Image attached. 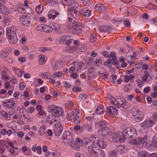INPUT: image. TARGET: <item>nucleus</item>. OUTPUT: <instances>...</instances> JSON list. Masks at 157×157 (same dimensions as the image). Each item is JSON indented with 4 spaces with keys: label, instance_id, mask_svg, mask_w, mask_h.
<instances>
[{
    "label": "nucleus",
    "instance_id": "obj_32",
    "mask_svg": "<svg viewBox=\"0 0 157 157\" xmlns=\"http://www.w3.org/2000/svg\"><path fill=\"white\" fill-rule=\"evenodd\" d=\"M36 10L37 13L40 14L43 11V7L40 5H38L36 7Z\"/></svg>",
    "mask_w": 157,
    "mask_h": 157
},
{
    "label": "nucleus",
    "instance_id": "obj_30",
    "mask_svg": "<svg viewBox=\"0 0 157 157\" xmlns=\"http://www.w3.org/2000/svg\"><path fill=\"white\" fill-rule=\"evenodd\" d=\"M59 63V62L58 61H53L52 63V67L53 70H57L58 67Z\"/></svg>",
    "mask_w": 157,
    "mask_h": 157
},
{
    "label": "nucleus",
    "instance_id": "obj_37",
    "mask_svg": "<svg viewBox=\"0 0 157 157\" xmlns=\"http://www.w3.org/2000/svg\"><path fill=\"white\" fill-rule=\"evenodd\" d=\"M67 10L70 13L71 15L72 14L74 13H75V12H76L77 11L76 10V8L73 7H71L69 8Z\"/></svg>",
    "mask_w": 157,
    "mask_h": 157
},
{
    "label": "nucleus",
    "instance_id": "obj_19",
    "mask_svg": "<svg viewBox=\"0 0 157 157\" xmlns=\"http://www.w3.org/2000/svg\"><path fill=\"white\" fill-rule=\"evenodd\" d=\"M111 27L109 26H100L98 28L99 31L100 32H105L109 31Z\"/></svg>",
    "mask_w": 157,
    "mask_h": 157
},
{
    "label": "nucleus",
    "instance_id": "obj_1",
    "mask_svg": "<svg viewBox=\"0 0 157 157\" xmlns=\"http://www.w3.org/2000/svg\"><path fill=\"white\" fill-rule=\"evenodd\" d=\"M16 29L14 28L11 27L6 29V37L9 41L11 44H15L18 40L16 32Z\"/></svg>",
    "mask_w": 157,
    "mask_h": 157
},
{
    "label": "nucleus",
    "instance_id": "obj_31",
    "mask_svg": "<svg viewBox=\"0 0 157 157\" xmlns=\"http://www.w3.org/2000/svg\"><path fill=\"white\" fill-rule=\"evenodd\" d=\"M109 157H117V151L114 150L110 151L109 152Z\"/></svg>",
    "mask_w": 157,
    "mask_h": 157
},
{
    "label": "nucleus",
    "instance_id": "obj_44",
    "mask_svg": "<svg viewBox=\"0 0 157 157\" xmlns=\"http://www.w3.org/2000/svg\"><path fill=\"white\" fill-rule=\"evenodd\" d=\"M8 55L1 51L0 52V56L2 59H5L8 56Z\"/></svg>",
    "mask_w": 157,
    "mask_h": 157
},
{
    "label": "nucleus",
    "instance_id": "obj_41",
    "mask_svg": "<svg viewBox=\"0 0 157 157\" xmlns=\"http://www.w3.org/2000/svg\"><path fill=\"white\" fill-rule=\"evenodd\" d=\"M84 65V63L82 62H79L78 66L77 67V69L78 70H80L83 67Z\"/></svg>",
    "mask_w": 157,
    "mask_h": 157
},
{
    "label": "nucleus",
    "instance_id": "obj_17",
    "mask_svg": "<svg viewBox=\"0 0 157 157\" xmlns=\"http://www.w3.org/2000/svg\"><path fill=\"white\" fill-rule=\"evenodd\" d=\"M76 112V109L73 110L72 113H68L67 115V119L68 120H70L74 122L75 121V113Z\"/></svg>",
    "mask_w": 157,
    "mask_h": 157
},
{
    "label": "nucleus",
    "instance_id": "obj_38",
    "mask_svg": "<svg viewBox=\"0 0 157 157\" xmlns=\"http://www.w3.org/2000/svg\"><path fill=\"white\" fill-rule=\"evenodd\" d=\"M64 1L66 3V4H64L66 6L72 5L73 4H74V3L72 0H64Z\"/></svg>",
    "mask_w": 157,
    "mask_h": 157
},
{
    "label": "nucleus",
    "instance_id": "obj_60",
    "mask_svg": "<svg viewBox=\"0 0 157 157\" xmlns=\"http://www.w3.org/2000/svg\"><path fill=\"white\" fill-rule=\"evenodd\" d=\"M153 117L154 119L152 120H155V121H157V111L156 113H153Z\"/></svg>",
    "mask_w": 157,
    "mask_h": 157
},
{
    "label": "nucleus",
    "instance_id": "obj_33",
    "mask_svg": "<svg viewBox=\"0 0 157 157\" xmlns=\"http://www.w3.org/2000/svg\"><path fill=\"white\" fill-rule=\"evenodd\" d=\"M46 129V128L45 126H41L39 131V134L40 135H43L44 133V131Z\"/></svg>",
    "mask_w": 157,
    "mask_h": 157
},
{
    "label": "nucleus",
    "instance_id": "obj_49",
    "mask_svg": "<svg viewBox=\"0 0 157 157\" xmlns=\"http://www.w3.org/2000/svg\"><path fill=\"white\" fill-rule=\"evenodd\" d=\"M112 80H111V81L113 83H114L116 82V80L117 78V76L116 75L114 74L112 75Z\"/></svg>",
    "mask_w": 157,
    "mask_h": 157
},
{
    "label": "nucleus",
    "instance_id": "obj_28",
    "mask_svg": "<svg viewBox=\"0 0 157 157\" xmlns=\"http://www.w3.org/2000/svg\"><path fill=\"white\" fill-rule=\"evenodd\" d=\"M39 63L40 65H43L45 62V58L44 56L40 54L39 56Z\"/></svg>",
    "mask_w": 157,
    "mask_h": 157
},
{
    "label": "nucleus",
    "instance_id": "obj_25",
    "mask_svg": "<svg viewBox=\"0 0 157 157\" xmlns=\"http://www.w3.org/2000/svg\"><path fill=\"white\" fill-rule=\"evenodd\" d=\"M138 157H147L148 153L146 151H142L138 154Z\"/></svg>",
    "mask_w": 157,
    "mask_h": 157
},
{
    "label": "nucleus",
    "instance_id": "obj_59",
    "mask_svg": "<svg viewBox=\"0 0 157 157\" xmlns=\"http://www.w3.org/2000/svg\"><path fill=\"white\" fill-rule=\"evenodd\" d=\"M116 54L114 52H110V54L109 55V56L110 58H113L116 57Z\"/></svg>",
    "mask_w": 157,
    "mask_h": 157
},
{
    "label": "nucleus",
    "instance_id": "obj_6",
    "mask_svg": "<svg viewBox=\"0 0 157 157\" xmlns=\"http://www.w3.org/2000/svg\"><path fill=\"white\" fill-rule=\"evenodd\" d=\"M82 144V141L81 140L77 138L76 139L75 141H72V143L69 142L68 145L73 149L79 150Z\"/></svg>",
    "mask_w": 157,
    "mask_h": 157
},
{
    "label": "nucleus",
    "instance_id": "obj_54",
    "mask_svg": "<svg viewBox=\"0 0 157 157\" xmlns=\"http://www.w3.org/2000/svg\"><path fill=\"white\" fill-rule=\"evenodd\" d=\"M81 89V88L76 86H74L72 89V90L74 91H80Z\"/></svg>",
    "mask_w": 157,
    "mask_h": 157
},
{
    "label": "nucleus",
    "instance_id": "obj_11",
    "mask_svg": "<svg viewBox=\"0 0 157 157\" xmlns=\"http://www.w3.org/2000/svg\"><path fill=\"white\" fill-rule=\"evenodd\" d=\"M21 22L23 25L27 26H29L30 22V17L27 15H23L19 18Z\"/></svg>",
    "mask_w": 157,
    "mask_h": 157
},
{
    "label": "nucleus",
    "instance_id": "obj_15",
    "mask_svg": "<svg viewBox=\"0 0 157 157\" xmlns=\"http://www.w3.org/2000/svg\"><path fill=\"white\" fill-rule=\"evenodd\" d=\"M107 112L110 114L113 117L116 115L117 113V110L114 107L110 106L109 107H107L106 108Z\"/></svg>",
    "mask_w": 157,
    "mask_h": 157
},
{
    "label": "nucleus",
    "instance_id": "obj_18",
    "mask_svg": "<svg viewBox=\"0 0 157 157\" xmlns=\"http://www.w3.org/2000/svg\"><path fill=\"white\" fill-rule=\"evenodd\" d=\"M88 149L89 151H90L91 153H94L96 154L98 153V150L94 145H92L89 146L88 147Z\"/></svg>",
    "mask_w": 157,
    "mask_h": 157
},
{
    "label": "nucleus",
    "instance_id": "obj_12",
    "mask_svg": "<svg viewBox=\"0 0 157 157\" xmlns=\"http://www.w3.org/2000/svg\"><path fill=\"white\" fill-rule=\"evenodd\" d=\"M63 127L61 124L57 123L54 128V133L56 136H60L62 133Z\"/></svg>",
    "mask_w": 157,
    "mask_h": 157
},
{
    "label": "nucleus",
    "instance_id": "obj_22",
    "mask_svg": "<svg viewBox=\"0 0 157 157\" xmlns=\"http://www.w3.org/2000/svg\"><path fill=\"white\" fill-rule=\"evenodd\" d=\"M106 125L107 124L104 121H101L95 123V126H98L100 128V129L106 127Z\"/></svg>",
    "mask_w": 157,
    "mask_h": 157
},
{
    "label": "nucleus",
    "instance_id": "obj_39",
    "mask_svg": "<svg viewBox=\"0 0 157 157\" xmlns=\"http://www.w3.org/2000/svg\"><path fill=\"white\" fill-rule=\"evenodd\" d=\"M117 57H114L112 59V63L114 65H118L119 63V62L117 60Z\"/></svg>",
    "mask_w": 157,
    "mask_h": 157
},
{
    "label": "nucleus",
    "instance_id": "obj_47",
    "mask_svg": "<svg viewBox=\"0 0 157 157\" xmlns=\"http://www.w3.org/2000/svg\"><path fill=\"white\" fill-rule=\"evenodd\" d=\"M44 26L43 25H39L36 26V29L37 30L42 31L44 29Z\"/></svg>",
    "mask_w": 157,
    "mask_h": 157
},
{
    "label": "nucleus",
    "instance_id": "obj_27",
    "mask_svg": "<svg viewBox=\"0 0 157 157\" xmlns=\"http://www.w3.org/2000/svg\"><path fill=\"white\" fill-rule=\"evenodd\" d=\"M103 106L102 105H100L96 109V113L99 114H101L104 113V110L103 109Z\"/></svg>",
    "mask_w": 157,
    "mask_h": 157
},
{
    "label": "nucleus",
    "instance_id": "obj_45",
    "mask_svg": "<svg viewBox=\"0 0 157 157\" xmlns=\"http://www.w3.org/2000/svg\"><path fill=\"white\" fill-rule=\"evenodd\" d=\"M91 14V12L89 10H85L83 15L86 17H89Z\"/></svg>",
    "mask_w": 157,
    "mask_h": 157
},
{
    "label": "nucleus",
    "instance_id": "obj_43",
    "mask_svg": "<svg viewBox=\"0 0 157 157\" xmlns=\"http://www.w3.org/2000/svg\"><path fill=\"white\" fill-rule=\"evenodd\" d=\"M2 79L6 80L7 79L8 80H9V78L6 76V71H3V72H2Z\"/></svg>",
    "mask_w": 157,
    "mask_h": 157
},
{
    "label": "nucleus",
    "instance_id": "obj_23",
    "mask_svg": "<svg viewBox=\"0 0 157 157\" xmlns=\"http://www.w3.org/2000/svg\"><path fill=\"white\" fill-rule=\"evenodd\" d=\"M57 14L59 15V13L55 12L54 10H51L49 12V13L48 15V17L49 19L52 18L53 19L56 17Z\"/></svg>",
    "mask_w": 157,
    "mask_h": 157
},
{
    "label": "nucleus",
    "instance_id": "obj_51",
    "mask_svg": "<svg viewBox=\"0 0 157 157\" xmlns=\"http://www.w3.org/2000/svg\"><path fill=\"white\" fill-rule=\"evenodd\" d=\"M79 13H78L77 11H76L75 13L72 14L71 16L73 17V18L75 19H78V16L79 15Z\"/></svg>",
    "mask_w": 157,
    "mask_h": 157
},
{
    "label": "nucleus",
    "instance_id": "obj_63",
    "mask_svg": "<svg viewBox=\"0 0 157 157\" xmlns=\"http://www.w3.org/2000/svg\"><path fill=\"white\" fill-rule=\"evenodd\" d=\"M1 115L2 117L6 116V117H8V115L7 114V112L5 111H1Z\"/></svg>",
    "mask_w": 157,
    "mask_h": 157
},
{
    "label": "nucleus",
    "instance_id": "obj_52",
    "mask_svg": "<svg viewBox=\"0 0 157 157\" xmlns=\"http://www.w3.org/2000/svg\"><path fill=\"white\" fill-rule=\"evenodd\" d=\"M81 1H82L85 6L89 5L90 4V0H82Z\"/></svg>",
    "mask_w": 157,
    "mask_h": 157
},
{
    "label": "nucleus",
    "instance_id": "obj_3",
    "mask_svg": "<svg viewBox=\"0 0 157 157\" xmlns=\"http://www.w3.org/2000/svg\"><path fill=\"white\" fill-rule=\"evenodd\" d=\"M137 134L136 130L133 128H127L124 129L122 132V136L124 139L134 138Z\"/></svg>",
    "mask_w": 157,
    "mask_h": 157
},
{
    "label": "nucleus",
    "instance_id": "obj_50",
    "mask_svg": "<svg viewBox=\"0 0 157 157\" xmlns=\"http://www.w3.org/2000/svg\"><path fill=\"white\" fill-rule=\"evenodd\" d=\"M79 98L82 100H85L87 98V95L85 94H81L79 95Z\"/></svg>",
    "mask_w": 157,
    "mask_h": 157
},
{
    "label": "nucleus",
    "instance_id": "obj_8",
    "mask_svg": "<svg viewBox=\"0 0 157 157\" xmlns=\"http://www.w3.org/2000/svg\"><path fill=\"white\" fill-rule=\"evenodd\" d=\"M147 140V138L146 136H145L143 138L139 137V138L133 139L131 140L130 143L132 144L136 145H139L141 143H142L144 145V144H146Z\"/></svg>",
    "mask_w": 157,
    "mask_h": 157
},
{
    "label": "nucleus",
    "instance_id": "obj_2",
    "mask_svg": "<svg viewBox=\"0 0 157 157\" xmlns=\"http://www.w3.org/2000/svg\"><path fill=\"white\" fill-rule=\"evenodd\" d=\"M67 27L68 30L71 29L72 31V33L73 34H80L82 32V24L81 22L74 21L72 25H68Z\"/></svg>",
    "mask_w": 157,
    "mask_h": 157
},
{
    "label": "nucleus",
    "instance_id": "obj_26",
    "mask_svg": "<svg viewBox=\"0 0 157 157\" xmlns=\"http://www.w3.org/2000/svg\"><path fill=\"white\" fill-rule=\"evenodd\" d=\"M17 10L18 12L20 13H24L29 14L30 13L28 12L24 7H19L17 8Z\"/></svg>",
    "mask_w": 157,
    "mask_h": 157
},
{
    "label": "nucleus",
    "instance_id": "obj_5",
    "mask_svg": "<svg viewBox=\"0 0 157 157\" xmlns=\"http://www.w3.org/2000/svg\"><path fill=\"white\" fill-rule=\"evenodd\" d=\"M132 115L135 120L137 122L141 121L144 118V114L142 111L134 109L132 113Z\"/></svg>",
    "mask_w": 157,
    "mask_h": 157
},
{
    "label": "nucleus",
    "instance_id": "obj_29",
    "mask_svg": "<svg viewBox=\"0 0 157 157\" xmlns=\"http://www.w3.org/2000/svg\"><path fill=\"white\" fill-rule=\"evenodd\" d=\"M121 102H122V103H120V101H118L117 104V105H116V107L118 108L121 107L123 108L124 106H125L126 105V100L124 99L122 100V101Z\"/></svg>",
    "mask_w": 157,
    "mask_h": 157
},
{
    "label": "nucleus",
    "instance_id": "obj_55",
    "mask_svg": "<svg viewBox=\"0 0 157 157\" xmlns=\"http://www.w3.org/2000/svg\"><path fill=\"white\" fill-rule=\"evenodd\" d=\"M19 86H20V88L21 90H23L25 86V84L24 82L20 83Z\"/></svg>",
    "mask_w": 157,
    "mask_h": 157
},
{
    "label": "nucleus",
    "instance_id": "obj_40",
    "mask_svg": "<svg viewBox=\"0 0 157 157\" xmlns=\"http://www.w3.org/2000/svg\"><path fill=\"white\" fill-rule=\"evenodd\" d=\"M83 128H84L85 130L87 132H89L91 129V126L88 124L84 125Z\"/></svg>",
    "mask_w": 157,
    "mask_h": 157
},
{
    "label": "nucleus",
    "instance_id": "obj_64",
    "mask_svg": "<svg viewBox=\"0 0 157 157\" xmlns=\"http://www.w3.org/2000/svg\"><path fill=\"white\" fill-rule=\"evenodd\" d=\"M151 21L153 23H157V17L151 19Z\"/></svg>",
    "mask_w": 157,
    "mask_h": 157
},
{
    "label": "nucleus",
    "instance_id": "obj_7",
    "mask_svg": "<svg viewBox=\"0 0 157 157\" xmlns=\"http://www.w3.org/2000/svg\"><path fill=\"white\" fill-rule=\"evenodd\" d=\"M124 136H120L118 133H114L111 139H109V141L111 142H123L125 140L124 139Z\"/></svg>",
    "mask_w": 157,
    "mask_h": 157
},
{
    "label": "nucleus",
    "instance_id": "obj_20",
    "mask_svg": "<svg viewBox=\"0 0 157 157\" xmlns=\"http://www.w3.org/2000/svg\"><path fill=\"white\" fill-rule=\"evenodd\" d=\"M95 8L96 10L100 11V12H102L104 10H105L106 9L105 7H104L103 5L101 4H97Z\"/></svg>",
    "mask_w": 157,
    "mask_h": 157
},
{
    "label": "nucleus",
    "instance_id": "obj_24",
    "mask_svg": "<svg viewBox=\"0 0 157 157\" xmlns=\"http://www.w3.org/2000/svg\"><path fill=\"white\" fill-rule=\"evenodd\" d=\"M150 145L155 148L157 147V134L155 135L153 137Z\"/></svg>",
    "mask_w": 157,
    "mask_h": 157
},
{
    "label": "nucleus",
    "instance_id": "obj_13",
    "mask_svg": "<svg viewBox=\"0 0 157 157\" xmlns=\"http://www.w3.org/2000/svg\"><path fill=\"white\" fill-rule=\"evenodd\" d=\"M62 138L65 140H67L68 141L67 144H68L69 142L72 143L73 141L72 136L71 135V132L69 131H66L63 134Z\"/></svg>",
    "mask_w": 157,
    "mask_h": 157
},
{
    "label": "nucleus",
    "instance_id": "obj_4",
    "mask_svg": "<svg viewBox=\"0 0 157 157\" xmlns=\"http://www.w3.org/2000/svg\"><path fill=\"white\" fill-rule=\"evenodd\" d=\"M62 108H59L56 105H49L48 106V110L49 112L52 113L53 115L56 117L62 115L63 111Z\"/></svg>",
    "mask_w": 157,
    "mask_h": 157
},
{
    "label": "nucleus",
    "instance_id": "obj_57",
    "mask_svg": "<svg viewBox=\"0 0 157 157\" xmlns=\"http://www.w3.org/2000/svg\"><path fill=\"white\" fill-rule=\"evenodd\" d=\"M95 63L97 64V66H98L99 64H101L102 63V61L100 59H98L95 62Z\"/></svg>",
    "mask_w": 157,
    "mask_h": 157
},
{
    "label": "nucleus",
    "instance_id": "obj_58",
    "mask_svg": "<svg viewBox=\"0 0 157 157\" xmlns=\"http://www.w3.org/2000/svg\"><path fill=\"white\" fill-rule=\"evenodd\" d=\"M35 110V107L33 106L31 107L28 109V112L30 113H31L32 112H34Z\"/></svg>",
    "mask_w": 157,
    "mask_h": 157
},
{
    "label": "nucleus",
    "instance_id": "obj_36",
    "mask_svg": "<svg viewBox=\"0 0 157 157\" xmlns=\"http://www.w3.org/2000/svg\"><path fill=\"white\" fill-rule=\"evenodd\" d=\"M2 51L8 55L11 52V49L10 48H6L2 49Z\"/></svg>",
    "mask_w": 157,
    "mask_h": 157
},
{
    "label": "nucleus",
    "instance_id": "obj_61",
    "mask_svg": "<svg viewBox=\"0 0 157 157\" xmlns=\"http://www.w3.org/2000/svg\"><path fill=\"white\" fill-rule=\"evenodd\" d=\"M25 59L24 57H20L18 59V60L21 63H24L25 61Z\"/></svg>",
    "mask_w": 157,
    "mask_h": 157
},
{
    "label": "nucleus",
    "instance_id": "obj_34",
    "mask_svg": "<svg viewBox=\"0 0 157 157\" xmlns=\"http://www.w3.org/2000/svg\"><path fill=\"white\" fill-rule=\"evenodd\" d=\"M54 117L52 116V115H49L46 118V120L49 122L50 124H52L53 121H52L51 120V119L52 118V119H53Z\"/></svg>",
    "mask_w": 157,
    "mask_h": 157
},
{
    "label": "nucleus",
    "instance_id": "obj_21",
    "mask_svg": "<svg viewBox=\"0 0 157 157\" xmlns=\"http://www.w3.org/2000/svg\"><path fill=\"white\" fill-rule=\"evenodd\" d=\"M0 12L5 15H8L10 14V10L4 6L0 10Z\"/></svg>",
    "mask_w": 157,
    "mask_h": 157
},
{
    "label": "nucleus",
    "instance_id": "obj_16",
    "mask_svg": "<svg viewBox=\"0 0 157 157\" xmlns=\"http://www.w3.org/2000/svg\"><path fill=\"white\" fill-rule=\"evenodd\" d=\"M79 110L78 109H76V112L75 113V116L74 119H75V121H74L75 124H79L81 121V119L78 115L79 113Z\"/></svg>",
    "mask_w": 157,
    "mask_h": 157
},
{
    "label": "nucleus",
    "instance_id": "obj_10",
    "mask_svg": "<svg viewBox=\"0 0 157 157\" xmlns=\"http://www.w3.org/2000/svg\"><path fill=\"white\" fill-rule=\"evenodd\" d=\"M98 132L104 137H108L111 134V132L110 129L108 127H105L103 128L99 129Z\"/></svg>",
    "mask_w": 157,
    "mask_h": 157
},
{
    "label": "nucleus",
    "instance_id": "obj_42",
    "mask_svg": "<svg viewBox=\"0 0 157 157\" xmlns=\"http://www.w3.org/2000/svg\"><path fill=\"white\" fill-rule=\"evenodd\" d=\"M94 36L93 35H91L90 36V41L91 42H94L97 39V38L96 35H95V34H94Z\"/></svg>",
    "mask_w": 157,
    "mask_h": 157
},
{
    "label": "nucleus",
    "instance_id": "obj_14",
    "mask_svg": "<svg viewBox=\"0 0 157 157\" xmlns=\"http://www.w3.org/2000/svg\"><path fill=\"white\" fill-rule=\"evenodd\" d=\"M93 138L94 142H96V144L100 148H104L106 146V144L103 141H100L98 140L97 136H94Z\"/></svg>",
    "mask_w": 157,
    "mask_h": 157
},
{
    "label": "nucleus",
    "instance_id": "obj_35",
    "mask_svg": "<svg viewBox=\"0 0 157 157\" xmlns=\"http://www.w3.org/2000/svg\"><path fill=\"white\" fill-rule=\"evenodd\" d=\"M52 28L56 31H58L60 29V27L57 24L54 23Z\"/></svg>",
    "mask_w": 157,
    "mask_h": 157
},
{
    "label": "nucleus",
    "instance_id": "obj_46",
    "mask_svg": "<svg viewBox=\"0 0 157 157\" xmlns=\"http://www.w3.org/2000/svg\"><path fill=\"white\" fill-rule=\"evenodd\" d=\"M62 75V72H58L55 73L54 75H52V77L53 78H55L56 76L59 77L61 76Z\"/></svg>",
    "mask_w": 157,
    "mask_h": 157
},
{
    "label": "nucleus",
    "instance_id": "obj_9",
    "mask_svg": "<svg viewBox=\"0 0 157 157\" xmlns=\"http://www.w3.org/2000/svg\"><path fill=\"white\" fill-rule=\"evenodd\" d=\"M155 124V120H152L151 119L146 120L140 124V126L144 129H147L151 127Z\"/></svg>",
    "mask_w": 157,
    "mask_h": 157
},
{
    "label": "nucleus",
    "instance_id": "obj_48",
    "mask_svg": "<svg viewBox=\"0 0 157 157\" xmlns=\"http://www.w3.org/2000/svg\"><path fill=\"white\" fill-rule=\"evenodd\" d=\"M95 72V69L94 67H90L88 70L87 72L88 74H91L92 73H94Z\"/></svg>",
    "mask_w": 157,
    "mask_h": 157
},
{
    "label": "nucleus",
    "instance_id": "obj_53",
    "mask_svg": "<svg viewBox=\"0 0 157 157\" xmlns=\"http://www.w3.org/2000/svg\"><path fill=\"white\" fill-rule=\"evenodd\" d=\"M6 1L5 0H0V10L3 7Z\"/></svg>",
    "mask_w": 157,
    "mask_h": 157
},
{
    "label": "nucleus",
    "instance_id": "obj_56",
    "mask_svg": "<svg viewBox=\"0 0 157 157\" xmlns=\"http://www.w3.org/2000/svg\"><path fill=\"white\" fill-rule=\"evenodd\" d=\"M10 81L14 84H16L17 82L16 79L14 77H12L11 78Z\"/></svg>",
    "mask_w": 157,
    "mask_h": 157
},
{
    "label": "nucleus",
    "instance_id": "obj_62",
    "mask_svg": "<svg viewBox=\"0 0 157 157\" xmlns=\"http://www.w3.org/2000/svg\"><path fill=\"white\" fill-rule=\"evenodd\" d=\"M11 106L10 108L13 109H15L16 108V104L14 101L12 103V104L10 105Z\"/></svg>",
    "mask_w": 157,
    "mask_h": 157
}]
</instances>
